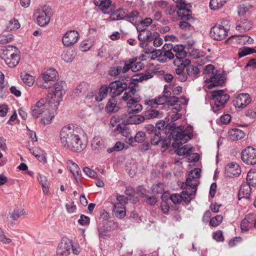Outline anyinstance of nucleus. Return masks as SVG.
Wrapping results in <instances>:
<instances>
[{"label": "nucleus", "mask_w": 256, "mask_h": 256, "mask_svg": "<svg viewBox=\"0 0 256 256\" xmlns=\"http://www.w3.org/2000/svg\"><path fill=\"white\" fill-rule=\"evenodd\" d=\"M60 138L62 146L72 152H80L86 148L78 131L70 126L62 128Z\"/></svg>", "instance_id": "nucleus-1"}, {"label": "nucleus", "mask_w": 256, "mask_h": 256, "mask_svg": "<svg viewBox=\"0 0 256 256\" xmlns=\"http://www.w3.org/2000/svg\"><path fill=\"white\" fill-rule=\"evenodd\" d=\"M128 91H126L122 96V100H128L127 102V112L129 114H136L140 112L142 109V105L138 102L140 100L137 84L130 83L128 85Z\"/></svg>", "instance_id": "nucleus-2"}, {"label": "nucleus", "mask_w": 256, "mask_h": 256, "mask_svg": "<svg viewBox=\"0 0 256 256\" xmlns=\"http://www.w3.org/2000/svg\"><path fill=\"white\" fill-rule=\"evenodd\" d=\"M52 104L47 101L44 102V100H40L34 104L31 108V114L34 118H38L40 114H44V116L42 118V121L44 124L50 123L54 116L48 109V106Z\"/></svg>", "instance_id": "nucleus-3"}, {"label": "nucleus", "mask_w": 256, "mask_h": 256, "mask_svg": "<svg viewBox=\"0 0 256 256\" xmlns=\"http://www.w3.org/2000/svg\"><path fill=\"white\" fill-rule=\"evenodd\" d=\"M211 108L214 112L223 109L225 104L230 98L228 94L225 93L224 90H212L210 92Z\"/></svg>", "instance_id": "nucleus-4"}, {"label": "nucleus", "mask_w": 256, "mask_h": 256, "mask_svg": "<svg viewBox=\"0 0 256 256\" xmlns=\"http://www.w3.org/2000/svg\"><path fill=\"white\" fill-rule=\"evenodd\" d=\"M65 82H59L54 85V90H51L48 93L46 101L49 104H54V109H56L59 105L60 99L64 93V86Z\"/></svg>", "instance_id": "nucleus-5"}, {"label": "nucleus", "mask_w": 256, "mask_h": 256, "mask_svg": "<svg viewBox=\"0 0 256 256\" xmlns=\"http://www.w3.org/2000/svg\"><path fill=\"white\" fill-rule=\"evenodd\" d=\"M230 27L228 22L224 20L220 24H216L212 27L210 31V36L215 40H222L228 36Z\"/></svg>", "instance_id": "nucleus-6"}, {"label": "nucleus", "mask_w": 256, "mask_h": 256, "mask_svg": "<svg viewBox=\"0 0 256 256\" xmlns=\"http://www.w3.org/2000/svg\"><path fill=\"white\" fill-rule=\"evenodd\" d=\"M191 62L188 59H185L183 60H174V64L176 67L175 72L176 74V78L180 82H184L186 80L188 76L184 72L186 66L188 64H190Z\"/></svg>", "instance_id": "nucleus-7"}, {"label": "nucleus", "mask_w": 256, "mask_h": 256, "mask_svg": "<svg viewBox=\"0 0 256 256\" xmlns=\"http://www.w3.org/2000/svg\"><path fill=\"white\" fill-rule=\"evenodd\" d=\"M37 14L38 24L40 26H44L50 22L52 10L49 6H44L38 10Z\"/></svg>", "instance_id": "nucleus-8"}, {"label": "nucleus", "mask_w": 256, "mask_h": 256, "mask_svg": "<svg viewBox=\"0 0 256 256\" xmlns=\"http://www.w3.org/2000/svg\"><path fill=\"white\" fill-rule=\"evenodd\" d=\"M241 158L247 165L256 164V148L250 146L244 149L241 153Z\"/></svg>", "instance_id": "nucleus-9"}, {"label": "nucleus", "mask_w": 256, "mask_h": 256, "mask_svg": "<svg viewBox=\"0 0 256 256\" xmlns=\"http://www.w3.org/2000/svg\"><path fill=\"white\" fill-rule=\"evenodd\" d=\"M193 181L196 182V180L190 176L186 178L185 183H182L180 188L184 190L182 194L189 196L190 197L196 194L198 184L196 182L194 183Z\"/></svg>", "instance_id": "nucleus-10"}, {"label": "nucleus", "mask_w": 256, "mask_h": 256, "mask_svg": "<svg viewBox=\"0 0 256 256\" xmlns=\"http://www.w3.org/2000/svg\"><path fill=\"white\" fill-rule=\"evenodd\" d=\"M110 94L112 98H114L119 96L126 88H128V85L126 82H122L120 80H116L110 82L109 84ZM129 90L128 89V90Z\"/></svg>", "instance_id": "nucleus-11"}, {"label": "nucleus", "mask_w": 256, "mask_h": 256, "mask_svg": "<svg viewBox=\"0 0 256 256\" xmlns=\"http://www.w3.org/2000/svg\"><path fill=\"white\" fill-rule=\"evenodd\" d=\"M176 8H178L176 14L182 20H187L192 18L190 4L186 2L176 4Z\"/></svg>", "instance_id": "nucleus-12"}, {"label": "nucleus", "mask_w": 256, "mask_h": 256, "mask_svg": "<svg viewBox=\"0 0 256 256\" xmlns=\"http://www.w3.org/2000/svg\"><path fill=\"white\" fill-rule=\"evenodd\" d=\"M226 82V78L224 75L220 74V72L216 70L215 73L210 76L209 78L206 80V82H210L208 85V88L212 89V88L218 86H222Z\"/></svg>", "instance_id": "nucleus-13"}, {"label": "nucleus", "mask_w": 256, "mask_h": 256, "mask_svg": "<svg viewBox=\"0 0 256 256\" xmlns=\"http://www.w3.org/2000/svg\"><path fill=\"white\" fill-rule=\"evenodd\" d=\"M79 34L77 31L70 30L67 32L64 36L62 42L66 46H70L76 44L78 39Z\"/></svg>", "instance_id": "nucleus-14"}, {"label": "nucleus", "mask_w": 256, "mask_h": 256, "mask_svg": "<svg viewBox=\"0 0 256 256\" xmlns=\"http://www.w3.org/2000/svg\"><path fill=\"white\" fill-rule=\"evenodd\" d=\"M250 102L251 99L248 94H240L236 96L234 105L236 108L242 110L250 104Z\"/></svg>", "instance_id": "nucleus-15"}, {"label": "nucleus", "mask_w": 256, "mask_h": 256, "mask_svg": "<svg viewBox=\"0 0 256 256\" xmlns=\"http://www.w3.org/2000/svg\"><path fill=\"white\" fill-rule=\"evenodd\" d=\"M241 169L239 165L236 162H231L226 165L225 167V176L232 178L238 176L241 173Z\"/></svg>", "instance_id": "nucleus-16"}, {"label": "nucleus", "mask_w": 256, "mask_h": 256, "mask_svg": "<svg viewBox=\"0 0 256 256\" xmlns=\"http://www.w3.org/2000/svg\"><path fill=\"white\" fill-rule=\"evenodd\" d=\"M5 54L6 58L4 59L5 62L10 68H14L18 64L20 60V56L18 54L11 52L10 50H6Z\"/></svg>", "instance_id": "nucleus-17"}, {"label": "nucleus", "mask_w": 256, "mask_h": 256, "mask_svg": "<svg viewBox=\"0 0 256 256\" xmlns=\"http://www.w3.org/2000/svg\"><path fill=\"white\" fill-rule=\"evenodd\" d=\"M255 214H249L246 216L242 220L240 228L242 232L248 230L252 226H254Z\"/></svg>", "instance_id": "nucleus-18"}, {"label": "nucleus", "mask_w": 256, "mask_h": 256, "mask_svg": "<svg viewBox=\"0 0 256 256\" xmlns=\"http://www.w3.org/2000/svg\"><path fill=\"white\" fill-rule=\"evenodd\" d=\"M185 47L182 44H177L173 46L172 50L174 52V56L176 57L174 60H185L187 52L184 50Z\"/></svg>", "instance_id": "nucleus-19"}, {"label": "nucleus", "mask_w": 256, "mask_h": 256, "mask_svg": "<svg viewBox=\"0 0 256 256\" xmlns=\"http://www.w3.org/2000/svg\"><path fill=\"white\" fill-rule=\"evenodd\" d=\"M170 199L175 204H180L183 200L186 204H189L192 198L188 195H183L182 194H173L170 196Z\"/></svg>", "instance_id": "nucleus-20"}, {"label": "nucleus", "mask_w": 256, "mask_h": 256, "mask_svg": "<svg viewBox=\"0 0 256 256\" xmlns=\"http://www.w3.org/2000/svg\"><path fill=\"white\" fill-rule=\"evenodd\" d=\"M58 76V72L54 68L48 69L42 74V80L46 84H48L49 82L54 81Z\"/></svg>", "instance_id": "nucleus-21"}, {"label": "nucleus", "mask_w": 256, "mask_h": 256, "mask_svg": "<svg viewBox=\"0 0 256 256\" xmlns=\"http://www.w3.org/2000/svg\"><path fill=\"white\" fill-rule=\"evenodd\" d=\"M72 245L66 242H61L59 244L57 250L58 256H67L70 253Z\"/></svg>", "instance_id": "nucleus-22"}, {"label": "nucleus", "mask_w": 256, "mask_h": 256, "mask_svg": "<svg viewBox=\"0 0 256 256\" xmlns=\"http://www.w3.org/2000/svg\"><path fill=\"white\" fill-rule=\"evenodd\" d=\"M186 68V76L192 80H194L198 77L200 74V70L194 64H188Z\"/></svg>", "instance_id": "nucleus-23"}, {"label": "nucleus", "mask_w": 256, "mask_h": 256, "mask_svg": "<svg viewBox=\"0 0 256 256\" xmlns=\"http://www.w3.org/2000/svg\"><path fill=\"white\" fill-rule=\"evenodd\" d=\"M113 212L114 216L118 218L122 219L126 215V210L121 203L114 204L113 206Z\"/></svg>", "instance_id": "nucleus-24"}, {"label": "nucleus", "mask_w": 256, "mask_h": 256, "mask_svg": "<svg viewBox=\"0 0 256 256\" xmlns=\"http://www.w3.org/2000/svg\"><path fill=\"white\" fill-rule=\"evenodd\" d=\"M158 32H152L148 30H145L141 33H139L138 35V39L140 42H150L152 40V38L154 35L158 36Z\"/></svg>", "instance_id": "nucleus-25"}, {"label": "nucleus", "mask_w": 256, "mask_h": 256, "mask_svg": "<svg viewBox=\"0 0 256 256\" xmlns=\"http://www.w3.org/2000/svg\"><path fill=\"white\" fill-rule=\"evenodd\" d=\"M94 4L99 6V8L104 14H108V10L112 4L110 0H94Z\"/></svg>", "instance_id": "nucleus-26"}, {"label": "nucleus", "mask_w": 256, "mask_h": 256, "mask_svg": "<svg viewBox=\"0 0 256 256\" xmlns=\"http://www.w3.org/2000/svg\"><path fill=\"white\" fill-rule=\"evenodd\" d=\"M153 75L151 72L148 71L145 74L140 73L139 74H135L132 77V82H130L128 85H129L130 83L134 82L137 84L138 85V87L139 88L138 82H142L144 80H147L151 78H152Z\"/></svg>", "instance_id": "nucleus-27"}, {"label": "nucleus", "mask_w": 256, "mask_h": 256, "mask_svg": "<svg viewBox=\"0 0 256 256\" xmlns=\"http://www.w3.org/2000/svg\"><path fill=\"white\" fill-rule=\"evenodd\" d=\"M109 86L103 85L99 89L98 94L95 96V100L96 102H101L110 94Z\"/></svg>", "instance_id": "nucleus-28"}, {"label": "nucleus", "mask_w": 256, "mask_h": 256, "mask_svg": "<svg viewBox=\"0 0 256 256\" xmlns=\"http://www.w3.org/2000/svg\"><path fill=\"white\" fill-rule=\"evenodd\" d=\"M92 147L93 150H102L105 148L104 142L102 138L95 136L92 141Z\"/></svg>", "instance_id": "nucleus-29"}, {"label": "nucleus", "mask_w": 256, "mask_h": 256, "mask_svg": "<svg viewBox=\"0 0 256 256\" xmlns=\"http://www.w3.org/2000/svg\"><path fill=\"white\" fill-rule=\"evenodd\" d=\"M244 132L238 128H234L228 132V136L233 140H240L244 136Z\"/></svg>", "instance_id": "nucleus-30"}, {"label": "nucleus", "mask_w": 256, "mask_h": 256, "mask_svg": "<svg viewBox=\"0 0 256 256\" xmlns=\"http://www.w3.org/2000/svg\"><path fill=\"white\" fill-rule=\"evenodd\" d=\"M252 23L247 19L241 20L240 24L236 26V30L240 32H244L250 30L252 27Z\"/></svg>", "instance_id": "nucleus-31"}, {"label": "nucleus", "mask_w": 256, "mask_h": 256, "mask_svg": "<svg viewBox=\"0 0 256 256\" xmlns=\"http://www.w3.org/2000/svg\"><path fill=\"white\" fill-rule=\"evenodd\" d=\"M68 164L70 172L72 174L76 180L77 176L81 173L80 168L77 164L74 162L72 160H69Z\"/></svg>", "instance_id": "nucleus-32"}, {"label": "nucleus", "mask_w": 256, "mask_h": 256, "mask_svg": "<svg viewBox=\"0 0 256 256\" xmlns=\"http://www.w3.org/2000/svg\"><path fill=\"white\" fill-rule=\"evenodd\" d=\"M88 84L85 82H82L80 84L78 87L74 90V94L76 96H83L87 91Z\"/></svg>", "instance_id": "nucleus-33"}, {"label": "nucleus", "mask_w": 256, "mask_h": 256, "mask_svg": "<svg viewBox=\"0 0 256 256\" xmlns=\"http://www.w3.org/2000/svg\"><path fill=\"white\" fill-rule=\"evenodd\" d=\"M251 185L246 183L243 184L240 189L239 194L242 196V197L248 198L251 192Z\"/></svg>", "instance_id": "nucleus-34"}, {"label": "nucleus", "mask_w": 256, "mask_h": 256, "mask_svg": "<svg viewBox=\"0 0 256 256\" xmlns=\"http://www.w3.org/2000/svg\"><path fill=\"white\" fill-rule=\"evenodd\" d=\"M110 230V228L108 229V224L105 222L100 223L98 226V232L100 238H104L106 234V233Z\"/></svg>", "instance_id": "nucleus-35"}, {"label": "nucleus", "mask_w": 256, "mask_h": 256, "mask_svg": "<svg viewBox=\"0 0 256 256\" xmlns=\"http://www.w3.org/2000/svg\"><path fill=\"white\" fill-rule=\"evenodd\" d=\"M246 181L252 187L256 186V170H250L248 172Z\"/></svg>", "instance_id": "nucleus-36"}, {"label": "nucleus", "mask_w": 256, "mask_h": 256, "mask_svg": "<svg viewBox=\"0 0 256 256\" xmlns=\"http://www.w3.org/2000/svg\"><path fill=\"white\" fill-rule=\"evenodd\" d=\"M108 112H116L119 108L117 106V101L114 98L110 99L106 106Z\"/></svg>", "instance_id": "nucleus-37"}, {"label": "nucleus", "mask_w": 256, "mask_h": 256, "mask_svg": "<svg viewBox=\"0 0 256 256\" xmlns=\"http://www.w3.org/2000/svg\"><path fill=\"white\" fill-rule=\"evenodd\" d=\"M114 130L118 132L119 134H121L122 135L126 138H130L132 136L130 129L125 124L122 126L121 124H118Z\"/></svg>", "instance_id": "nucleus-38"}, {"label": "nucleus", "mask_w": 256, "mask_h": 256, "mask_svg": "<svg viewBox=\"0 0 256 256\" xmlns=\"http://www.w3.org/2000/svg\"><path fill=\"white\" fill-rule=\"evenodd\" d=\"M144 118L142 115H134L129 116L128 122L130 124H138L144 121Z\"/></svg>", "instance_id": "nucleus-39"}, {"label": "nucleus", "mask_w": 256, "mask_h": 256, "mask_svg": "<svg viewBox=\"0 0 256 256\" xmlns=\"http://www.w3.org/2000/svg\"><path fill=\"white\" fill-rule=\"evenodd\" d=\"M226 0H210V7L212 10H217L223 6Z\"/></svg>", "instance_id": "nucleus-40"}, {"label": "nucleus", "mask_w": 256, "mask_h": 256, "mask_svg": "<svg viewBox=\"0 0 256 256\" xmlns=\"http://www.w3.org/2000/svg\"><path fill=\"white\" fill-rule=\"evenodd\" d=\"M22 82L29 86H32L34 83V77L28 74L22 72L20 75Z\"/></svg>", "instance_id": "nucleus-41"}, {"label": "nucleus", "mask_w": 256, "mask_h": 256, "mask_svg": "<svg viewBox=\"0 0 256 256\" xmlns=\"http://www.w3.org/2000/svg\"><path fill=\"white\" fill-rule=\"evenodd\" d=\"M162 140L161 132L158 130L155 131L154 134L150 136V143L152 145L157 146Z\"/></svg>", "instance_id": "nucleus-42"}, {"label": "nucleus", "mask_w": 256, "mask_h": 256, "mask_svg": "<svg viewBox=\"0 0 256 256\" xmlns=\"http://www.w3.org/2000/svg\"><path fill=\"white\" fill-rule=\"evenodd\" d=\"M174 54L170 50H164L163 55L159 58V62L164 63L167 62L168 59L172 60L174 58Z\"/></svg>", "instance_id": "nucleus-43"}, {"label": "nucleus", "mask_w": 256, "mask_h": 256, "mask_svg": "<svg viewBox=\"0 0 256 256\" xmlns=\"http://www.w3.org/2000/svg\"><path fill=\"white\" fill-rule=\"evenodd\" d=\"M146 134L144 132L139 131L136 132L135 136L133 138L132 136H130L129 138V141L131 142H133V140L136 142L138 143H141L143 142L146 139Z\"/></svg>", "instance_id": "nucleus-44"}, {"label": "nucleus", "mask_w": 256, "mask_h": 256, "mask_svg": "<svg viewBox=\"0 0 256 256\" xmlns=\"http://www.w3.org/2000/svg\"><path fill=\"white\" fill-rule=\"evenodd\" d=\"M254 52H256V50L254 48L244 46L239 49L238 56L241 58Z\"/></svg>", "instance_id": "nucleus-45"}, {"label": "nucleus", "mask_w": 256, "mask_h": 256, "mask_svg": "<svg viewBox=\"0 0 256 256\" xmlns=\"http://www.w3.org/2000/svg\"><path fill=\"white\" fill-rule=\"evenodd\" d=\"M193 136L192 134L188 132H181L178 138H176L175 141H180L182 143H186L188 140H190Z\"/></svg>", "instance_id": "nucleus-46"}, {"label": "nucleus", "mask_w": 256, "mask_h": 256, "mask_svg": "<svg viewBox=\"0 0 256 256\" xmlns=\"http://www.w3.org/2000/svg\"><path fill=\"white\" fill-rule=\"evenodd\" d=\"M24 214V209L18 207L16 208L10 214V217L14 220H17L20 216Z\"/></svg>", "instance_id": "nucleus-47"}, {"label": "nucleus", "mask_w": 256, "mask_h": 256, "mask_svg": "<svg viewBox=\"0 0 256 256\" xmlns=\"http://www.w3.org/2000/svg\"><path fill=\"white\" fill-rule=\"evenodd\" d=\"M137 58H136L130 59L124 62V66L123 68H122V72L123 74L127 72L130 69L132 70V64H134Z\"/></svg>", "instance_id": "nucleus-48"}, {"label": "nucleus", "mask_w": 256, "mask_h": 256, "mask_svg": "<svg viewBox=\"0 0 256 256\" xmlns=\"http://www.w3.org/2000/svg\"><path fill=\"white\" fill-rule=\"evenodd\" d=\"M20 27V24L18 21L15 18L10 20L7 24V28L9 30H16Z\"/></svg>", "instance_id": "nucleus-49"}, {"label": "nucleus", "mask_w": 256, "mask_h": 256, "mask_svg": "<svg viewBox=\"0 0 256 256\" xmlns=\"http://www.w3.org/2000/svg\"><path fill=\"white\" fill-rule=\"evenodd\" d=\"M139 12L137 10H132L129 14L127 12V18H128V22L132 24H135L136 22V20L139 16Z\"/></svg>", "instance_id": "nucleus-50"}, {"label": "nucleus", "mask_w": 256, "mask_h": 256, "mask_svg": "<svg viewBox=\"0 0 256 256\" xmlns=\"http://www.w3.org/2000/svg\"><path fill=\"white\" fill-rule=\"evenodd\" d=\"M192 147L188 148L187 145H185L178 150H177L176 154L180 156L188 154L192 151Z\"/></svg>", "instance_id": "nucleus-51"}, {"label": "nucleus", "mask_w": 256, "mask_h": 256, "mask_svg": "<svg viewBox=\"0 0 256 256\" xmlns=\"http://www.w3.org/2000/svg\"><path fill=\"white\" fill-rule=\"evenodd\" d=\"M160 112L159 111L156 110H152L146 112L144 116V120L154 118H158Z\"/></svg>", "instance_id": "nucleus-52"}, {"label": "nucleus", "mask_w": 256, "mask_h": 256, "mask_svg": "<svg viewBox=\"0 0 256 256\" xmlns=\"http://www.w3.org/2000/svg\"><path fill=\"white\" fill-rule=\"evenodd\" d=\"M223 217L221 215H217L210 219V224L212 226H218L222 222Z\"/></svg>", "instance_id": "nucleus-53"}, {"label": "nucleus", "mask_w": 256, "mask_h": 256, "mask_svg": "<svg viewBox=\"0 0 256 256\" xmlns=\"http://www.w3.org/2000/svg\"><path fill=\"white\" fill-rule=\"evenodd\" d=\"M162 202L160 204V208L162 210L164 214H167L168 213L170 210V206L166 200H164V196H162Z\"/></svg>", "instance_id": "nucleus-54"}, {"label": "nucleus", "mask_w": 256, "mask_h": 256, "mask_svg": "<svg viewBox=\"0 0 256 256\" xmlns=\"http://www.w3.org/2000/svg\"><path fill=\"white\" fill-rule=\"evenodd\" d=\"M144 197L145 198L146 202L151 206H154L158 202L157 198L154 196L145 194Z\"/></svg>", "instance_id": "nucleus-55"}, {"label": "nucleus", "mask_w": 256, "mask_h": 256, "mask_svg": "<svg viewBox=\"0 0 256 256\" xmlns=\"http://www.w3.org/2000/svg\"><path fill=\"white\" fill-rule=\"evenodd\" d=\"M254 40L248 36L242 35L238 38V43L241 44H252Z\"/></svg>", "instance_id": "nucleus-56"}, {"label": "nucleus", "mask_w": 256, "mask_h": 256, "mask_svg": "<svg viewBox=\"0 0 256 256\" xmlns=\"http://www.w3.org/2000/svg\"><path fill=\"white\" fill-rule=\"evenodd\" d=\"M116 16V18H114L116 20H122L125 18H127V12H126L122 9H119L117 10L116 12L114 14Z\"/></svg>", "instance_id": "nucleus-57"}, {"label": "nucleus", "mask_w": 256, "mask_h": 256, "mask_svg": "<svg viewBox=\"0 0 256 256\" xmlns=\"http://www.w3.org/2000/svg\"><path fill=\"white\" fill-rule=\"evenodd\" d=\"M122 72V67L112 66L110 68L109 70V74L111 76H116Z\"/></svg>", "instance_id": "nucleus-58"}, {"label": "nucleus", "mask_w": 256, "mask_h": 256, "mask_svg": "<svg viewBox=\"0 0 256 256\" xmlns=\"http://www.w3.org/2000/svg\"><path fill=\"white\" fill-rule=\"evenodd\" d=\"M78 222L82 226L88 225L90 222V218L84 214H81L80 218L78 220Z\"/></svg>", "instance_id": "nucleus-59"}, {"label": "nucleus", "mask_w": 256, "mask_h": 256, "mask_svg": "<svg viewBox=\"0 0 256 256\" xmlns=\"http://www.w3.org/2000/svg\"><path fill=\"white\" fill-rule=\"evenodd\" d=\"M204 74L210 76L214 75L215 73L214 66L212 64L207 65L204 70Z\"/></svg>", "instance_id": "nucleus-60"}, {"label": "nucleus", "mask_w": 256, "mask_h": 256, "mask_svg": "<svg viewBox=\"0 0 256 256\" xmlns=\"http://www.w3.org/2000/svg\"><path fill=\"white\" fill-rule=\"evenodd\" d=\"M166 129H172V128H174V130H176L178 131H180L181 132H187L186 130H184V127L183 126H180L178 127L176 126V125L174 123H170L166 125Z\"/></svg>", "instance_id": "nucleus-61"}, {"label": "nucleus", "mask_w": 256, "mask_h": 256, "mask_svg": "<svg viewBox=\"0 0 256 256\" xmlns=\"http://www.w3.org/2000/svg\"><path fill=\"white\" fill-rule=\"evenodd\" d=\"M8 85H0V98H3L8 93Z\"/></svg>", "instance_id": "nucleus-62"}, {"label": "nucleus", "mask_w": 256, "mask_h": 256, "mask_svg": "<svg viewBox=\"0 0 256 256\" xmlns=\"http://www.w3.org/2000/svg\"><path fill=\"white\" fill-rule=\"evenodd\" d=\"M154 41V46L155 47H158L162 45L163 43V40L162 38H160V34L158 33V36L154 35L152 38Z\"/></svg>", "instance_id": "nucleus-63"}, {"label": "nucleus", "mask_w": 256, "mask_h": 256, "mask_svg": "<svg viewBox=\"0 0 256 256\" xmlns=\"http://www.w3.org/2000/svg\"><path fill=\"white\" fill-rule=\"evenodd\" d=\"M11 35H0V44H6L10 42L12 40Z\"/></svg>", "instance_id": "nucleus-64"}]
</instances>
